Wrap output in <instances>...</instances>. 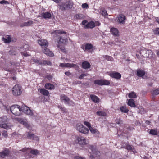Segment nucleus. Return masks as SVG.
Here are the masks:
<instances>
[{"label": "nucleus", "instance_id": "obj_1", "mask_svg": "<svg viewBox=\"0 0 159 159\" xmlns=\"http://www.w3.org/2000/svg\"><path fill=\"white\" fill-rule=\"evenodd\" d=\"M73 4V2L72 1L69 0L62 3L61 5H59V9L62 11L69 10L72 8Z\"/></svg>", "mask_w": 159, "mask_h": 159}, {"label": "nucleus", "instance_id": "obj_2", "mask_svg": "<svg viewBox=\"0 0 159 159\" xmlns=\"http://www.w3.org/2000/svg\"><path fill=\"white\" fill-rule=\"evenodd\" d=\"M60 100L61 102H64L65 104H68L69 106H73L74 103L70 100L69 98L65 94H61L60 96Z\"/></svg>", "mask_w": 159, "mask_h": 159}, {"label": "nucleus", "instance_id": "obj_3", "mask_svg": "<svg viewBox=\"0 0 159 159\" xmlns=\"http://www.w3.org/2000/svg\"><path fill=\"white\" fill-rule=\"evenodd\" d=\"M11 113L16 116L20 115V106L17 105H12L10 108Z\"/></svg>", "mask_w": 159, "mask_h": 159}, {"label": "nucleus", "instance_id": "obj_4", "mask_svg": "<svg viewBox=\"0 0 159 159\" xmlns=\"http://www.w3.org/2000/svg\"><path fill=\"white\" fill-rule=\"evenodd\" d=\"M76 127V129L82 133L88 134L89 132V129L80 123L77 124Z\"/></svg>", "mask_w": 159, "mask_h": 159}, {"label": "nucleus", "instance_id": "obj_5", "mask_svg": "<svg viewBox=\"0 0 159 159\" xmlns=\"http://www.w3.org/2000/svg\"><path fill=\"white\" fill-rule=\"evenodd\" d=\"M12 91L14 95L16 96L20 95L22 93V88L18 84H16L13 88Z\"/></svg>", "mask_w": 159, "mask_h": 159}, {"label": "nucleus", "instance_id": "obj_6", "mask_svg": "<svg viewBox=\"0 0 159 159\" xmlns=\"http://www.w3.org/2000/svg\"><path fill=\"white\" fill-rule=\"evenodd\" d=\"M75 142L80 145H85L88 144V141L85 138L82 136H77Z\"/></svg>", "mask_w": 159, "mask_h": 159}, {"label": "nucleus", "instance_id": "obj_7", "mask_svg": "<svg viewBox=\"0 0 159 159\" xmlns=\"http://www.w3.org/2000/svg\"><path fill=\"white\" fill-rule=\"evenodd\" d=\"M20 113L21 111L27 115L32 116L33 114L29 108L24 104H23L20 106Z\"/></svg>", "mask_w": 159, "mask_h": 159}, {"label": "nucleus", "instance_id": "obj_8", "mask_svg": "<svg viewBox=\"0 0 159 159\" xmlns=\"http://www.w3.org/2000/svg\"><path fill=\"white\" fill-rule=\"evenodd\" d=\"M7 117L6 116H4L2 117H0V127L5 129L7 128L8 126L7 125Z\"/></svg>", "mask_w": 159, "mask_h": 159}, {"label": "nucleus", "instance_id": "obj_9", "mask_svg": "<svg viewBox=\"0 0 159 159\" xmlns=\"http://www.w3.org/2000/svg\"><path fill=\"white\" fill-rule=\"evenodd\" d=\"M126 19V17L123 14H120L117 17V21L120 24H124Z\"/></svg>", "mask_w": 159, "mask_h": 159}, {"label": "nucleus", "instance_id": "obj_10", "mask_svg": "<svg viewBox=\"0 0 159 159\" xmlns=\"http://www.w3.org/2000/svg\"><path fill=\"white\" fill-rule=\"evenodd\" d=\"M94 84L100 85H109L110 82L109 81L105 80H97L94 82Z\"/></svg>", "mask_w": 159, "mask_h": 159}, {"label": "nucleus", "instance_id": "obj_11", "mask_svg": "<svg viewBox=\"0 0 159 159\" xmlns=\"http://www.w3.org/2000/svg\"><path fill=\"white\" fill-rule=\"evenodd\" d=\"M39 44L43 48H46L48 46V43L47 41L44 39H39L38 40Z\"/></svg>", "mask_w": 159, "mask_h": 159}, {"label": "nucleus", "instance_id": "obj_12", "mask_svg": "<svg viewBox=\"0 0 159 159\" xmlns=\"http://www.w3.org/2000/svg\"><path fill=\"white\" fill-rule=\"evenodd\" d=\"M109 75L111 77L116 79H120L121 76V75L119 73L113 72L110 73Z\"/></svg>", "mask_w": 159, "mask_h": 159}, {"label": "nucleus", "instance_id": "obj_13", "mask_svg": "<svg viewBox=\"0 0 159 159\" xmlns=\"http://www.w3.org/2000/svg\"><path fill=\"white\" fill-rule=\"evenodd\" d=\"M30 150V149L29 148H24L22 149V151L23 152H27L26 153H27L28 151H30V153L36 155L39 153L38 151L37 150L34 149H32Z\"/></svg>", "mask_w": 159, "mask_h": 159}, {"label": "nucleus", "instance_id": "obj_14", "mask_svg": "<svg viewBox=\"0 0 159 159\" xmlns=\"http://www.w3.org/2000/svg\"><path fill=\"white\" fill-rule=\"evenodd\" d=\"M10 153L9 150L5 148V150L0 152V157L2 158H4L5 157L8 156Z\"/></svg>", "mask_w": 159, "mask_h": 159}, {"label": "nucleus", "instance_id": "obj_15", "mask_svg": "<svg viewBox=\"0 0 159 159\" xmlns=\"http://www.w3.org/2000/svg\"><path fill=\"white\" fill-rule=\"evenodd\" d=\"M60 66L61 67H66L68 68L74 67L76 66V65L72 63H61L60 64Z\"/></svg>", "mask_w": 159, "mask_h": 159}, {"label": "nucleus", "instance_id": "obj_16", "mask_svg": "<svg viewBox=\"0 0 159 159\" xmlns=\"http://www.w3.org/2000/svg\"><path fill=\"white\" fill-rule=\"evenodd\" d=\"M58 50L61 52L66 54L67 53V50L65 49L64 46L58 44L57 46Z\"/></svg>", "mask_w": 159, "mask_h": 159}, {"label": "nucleus", "instance_id": "obj_17", "mask_svg": "<svg viewBox=\"0 0 159 159\" xmlns=\"http://www.w3.org/2000/svg\"><path fill=\"white\" fill-rule=\"evenodd\" d=\"M42 51L44 54L49 56L52 57L53 56L52 52L50 51L48 49L47 47L43 48Z\"/></svg>", "mask_w": 159, "mask_h": 159}, {"label": "nucleus", "instance_id": "obj_18", "mask_svg": "<svg viewBox=\"0 0 159 159\" xmlns=\"http://www.w3.org/2000/svg\"><path fill=\"white\" fill-rule=\"evenodd\" d=\"M33 24V21L31 20H29L27 22H24L21 23L20 24V26L21 27L29 26H31Z\"/></svg>", "mask_w": 159, "mask_h": 159}, {"label": "nucleus", "instance_id": "obj_19", "mask_svg": "<svg viewBox=\"0 0 159 159\" xmlns=\"http://www.w3.org/2000/svg\"><path fill=\"white\" fill-rule=\"evenodd\" d=\"M111 32L112 34L115 36H119V32L117 29L115 28H113L111 29Z\"/></svg>", "mask_w": 159, "mask_h": 159}, {"label": "nucleus", "instance_id": "obj_20", "mask_svg": "<svg viewBox=\"0 0 159 159\" xmlns=\"http://www.w3.org/2000/svg\"><path fill=\"white\" fill-rule=\"evenodd\" d=\"M82 66L84 69H88L90 67L91 65L89 62L84 61L82 63Z\"/></svg>", "mask_w": 159, "mask_h": 159}, {"label": "nucleus", "instance_id": "obj_21", "mask_svg": "<svg viewBox=\"0 0 159 159\" xmlns=\"http://www.w3.org/2000/svg\"><path fill=\"white\" fill-rule=\"evenodd\" d=\"M95 23L93 21L89 22L87 24L85 25V28H93L95 27Z\"/></svg>", "mask_w": 159, "mask_h": 159}, {"label": "nucleus", "instance_id": "obj_22", "mask_svg": "<svg viewBox=\"0 0 159 159\" xmlns=\"http://www.w3.org/2000/svg\"><path fill=\"white\" fill-rule=\"evenodd\" d=\"M145 74V72L141 69H139L137 71V75L138 76L142 77Z\"/></svg>", "mask_w": 159, "mask_h": 159}, {"label": "nucleus", "instance_id": "obj_23", "mask_svg": "<svg viewBox=\"0 0 159 159\" xmlns=\"http://www.w3.org/2000/svg\"><path fill=\"white\" fill-rule=\"evenodd\" d=\"M127 104L129 106L132 107H136V105L135 104V101L133 99H131L128 100Z\"/></svg>", "mask_w": 159, "mask_h": 159}, {"label": "nucleus", "instance_id": "obj_24", "mask_svg": "<svg viewBox=\"0 0 159 159\" xmlns=\"http://www.w3.org/2000/svg\"><path fill=\"white\" fill-rule=\"evenodd\" d=\"M27 137L33 140L35 139L38 140L39 139L38 138L33 134H31L30 132H28Z\"/></svg>", "mask_w": 159, "mask_h": 159}, {"label": "nucleus", "instance_id": "obj_25", "mask_svg": "<svg viewBox=\"0 0 159 159\" xmlns=\"http://www.w3.org/2000/svg\"><path fill=\"white\" fill-rule=\"evenodd\" d=\"M41 16L44 18H49L51 16V14L48 12L43 13L41 14Z\"/></svg>", "mask_w": 159, "mask_h": 159}, {"label": "nucleus", "instance_id": "obj_26", "mask_svg": "<svg viewBox=\"0 0 159 159\" xmlns=\"http://www.w3.org/2000/svg\"><path fill=\"white\" fill-rule=\"evenodd\" d=\"M85 16L82 14L79 13L74 16V18L79 20L83 19L85 18Z\"/></svg>", "mask_w": 159, "mask_h": 159}, {"label": "nucleus", "instance_id": "obj_27", "mask_svg": "<svg viewBox=\"0 0 159 159\" xmlns=\"http://www.w3.org/2000/svg\"><path fill=\"white\" fill-rule=\"evenodd\" d=\"M68 41V39H62L61 37L58 38V44L60 43L66 44Z\"/></svg>", "mask_w": 159, "mask_h": 159}, {"label": "nucleus", "instance_id": "obj_28", "mask_svg": "<svg viewBox=\"0 0 159 159\" xmlns=\"http://www.w3.org/2000/svg\"><path fill=\"white\" fill-rule=\"evenodd\" d=\"M90 98L92 101L94 102L97 103L99 102V98L96 96L90 95Z\"/></svg>", "mask_w": 159, "mask_h": 159}, {"label": "nucleus", "instance_id": "obj_29", "mask_svg": "<svg viewBox=\"0 0 159 159\" xmlns=\"http://www.w3.org/2000/svg\"><path fill=\"white\" fill-rule=\"evenodd\" d=\"M93 46L91 43H86L85 45V48H84V50H88L92 49Z\"/></svg>", "mask_w": 159, "mask_h": 159}, {"label": "nucleus", "instance_id": "obj_30", "mask_svg": "<svg viewBox=\"0 0 159 159\" xmlns=\"http://www.w3.org/2000/svg\"><path fill=\"white\" fill-rule=\"evenodd\" d=\"M7 37L4 38L3 37L2 39L3 41L5 43H9L11 41V38L9 35H7Z\"/></svg>", "mask_w": 159, "mask_h": 159}, {"label": "nucleus", "instance_id": "obj_31", "mask_svg": "<svg viewBox=\"0 0 159 159\" xmlns=\"http://www.w3.org/2000/svg\"><path fill=\"white\" fill-rule=\"evenodd\" d=\"M45 87L46 89L49 90H52L54 89V86L50 83H47L45 84Z\"/></svg>", "mask_w": 159, "mask_h": 159}, {"label": "nucleus", "instance_id": "obj_32", "mask_svg": "<svg viewBox=\"0 0 159 159\" xmlns=\"http://www.w3.org/2000/svg\"><path fill=\"white\" fill-rule=\"evenodd\" d=\"M89 129L91 133L93 134L95 133L97 134H99V132L97 129L94 128L91 126L90 127Z\"/></svg>", "mask_w": 159, "mask_h": 159}, {"label": "nucleus", "instance_id": "obj_33", "mask_svg": "<svg viewBox=\"0 0 159 159\" xmlns=\"http://www.w3.org/2000/svg\"><path fill=\"white\" fill-rule=\"evenodd\" d=\"M40 92L42 94L46 96H48L49 93V92L48 91L44 89H40Z\"/></svg>", "mask_w": 159, "mask_h": 159}, {"label": "nucleus", "instance_id": "obj_34", "mask_svg": "<svg viewBox=\"0 0 159 159\" xmlns=\"http://www.w3.org/2000/svg\"><path fill=\"white\" fill-rule=\"evenodd\" d=\"M120 111L122 112L125 113H127L129 111V110L126 107V106H122L120 107Z\"/></svg>", "mask_w": 159, "mask_h": 159}, {"label": "nucleus", "instance_id": "obj_35", "mask_svg": "<svg viewBox=\"0 0 159 159\" xmlns=\"http://www.w3.org/2000/svg\"><path fill=\"white\" fill-rule=\"evenodd\" d=\"M21 124L23 125L28 129H30L31 128L30 125L28 124V122L26 121H24L23 120V121L22 122Z\"/></svg>", "mask_w": 159, "mask_h": 159}, {"label": "nucleus", "instance_id": "obj_36", "mask_svg": "<svg viewBox=\"0 0 159 159\" xmlns=\"http://www.w3.org/2000/svg\"><path fill=\"white\" fill-rule=\"evenodd\" d=\"M128 97L130 98H135L137 97L136 93L134 92H132L130 93H129Z\"/></svg>", "mask_w": 159, "mask_h": 159}, {"label": "nucleus", "instance_id": "obj_37", "mask_svg": "<svg viewBox=\"0 0 159 159\" xmlns=\"http://www.w3.org/2000/svg\"><path fill=\"white\" fill-rule=\"evenodd\" d=\"M31 61L32 62L37 64L38 65H42L41 61H40L39 60L37 59H31Z\"/></svg>", "mask_w": 159, "mask_h": 159}, {"label": "nucleus", "instance_id": "obj_38", "mask_svg": "<svg viewBox=\"0 0 159 159\" xmlns=\"http://www.w3.org/2000/svg\"><path fill=\"white\" fill-rule=\"evenodd\" d=\"M97 115L100 116H106V113L102 111H98L96 112Z\"/></svg>", "mask_w": 159, "mask_h": 159}, {"label": "nucleus", "instance_id": "obj_39", "mask_svg": "<svg viewBox=\"0 0 159 159\" xmlns=\"http://www.w3.org/2000/svg\"><path fill=\"white\" fill-rule=\"evenodd\" d=\"M58 107L60 109L63 113H66L67 112V110L64 107H63L61 105H59Z\"/></svg>", "mask_w": 159, "mask_h": 159}, {"label": "nucleus", "instance_id": "obj_40", "mask_svg": "<svg viewBox=\"0 0 159 159\" xmlns=\"http://www.w3.org/2000/svg\"><path fill=\"white\" fill-rule=\"evenodd\" d=\"M42 65H51V63L50 61L47 60H43L41 61Z\"/></svg>", "mask_w": 159, "mask_h": 159}, {"label": "nucleus", "instance_id": "obj_41", "mask_svg": "<svg viewBox=\"0 0 159 159\" xmlns=\"http://www.w3.org/2000/svg\"><path fill=\"white\" fill-rule=\"evenodd\" d=\"M149 133L152 135H157V130L155 129H151Z\"/></svg>", "mask_w": 159, "mask_h": 159}, {"label": "nucleus", "instance_id": "obj_42", "mask_svg": "<svg viewBox=\"0 0 159 159\" xmlns=\"http://www.w3.org/2000/svg\"><path fill=\"white\" fill-rule=\"evenodd\" d=\"M115 122L116 124L119 125L120 126L123 124L122 121L120 118L116 119L115 120Z\"/></svg>", "mask_w": 159, "mask_h": 159}, {"label": "nucleus", "instance_id": "obj_43", "mask_svg": "<svg viewBox=\"0 0 159 159\" xmlns=\"http://www.w3.org/2000/svg\"><path fill=\"white\" fill-rule=\"evenodd\" d=\"M124 147L125 149H126L128 150H132L134 148L132 146L129 144L126 145Z\"/></svg>", "mask_w": 159, "mask_h": 159}, {"label": "nucleus", "instance_id": "obj_44", "mask_svg": "<svg viewBox=\"0 0 159 159\" xmlns=\"http://www.w3.org/2000/svg\"><path fill=\"white\" fill-rule=\"evenodd\" d=\"M9 53L11 55H16L17 52L16 51L13 49L10 50L9 52Z\"/></svg>", "mask_w": 159, "mask_h": 159}, {"label": "nucleus", "instance_id": "obj_45", "mask_svg": "<svg viewBox=\"0 0 159 159\" xmlns=\"http://www.w3.org/2000/svg\"><path fill=\"white\" fill-rule=\"evenodd\" d=\"M89 148L92 150L93 153H94L95 151V148L92 145H89Z\"/></svg>", "mask_w": 159, "mask_h": 159}, {"label": "nucleus", "instance_id": "obj_46", "mask_svg": "<svg viewBox=\"0 0 159 159\" xmlns=\"http://www.w3.org/2000/svg\"><path fill=\"white\" fill-rule=\"evenodd\" d=\"M102 14L105 17L108 16V14L107 11L105 10H103L102 11Z\"/></svg>", "mask_w": 159, "mask_h": 159}, {"label": "nucleus", "instance_id": "obj_47", "mask_svg": "<svg viewBox=\"0 0 159 159\" xmlns=\"http://www.w3.org/2000/svg\"><path fill=\"white\" fill-rule=\"evenodd\" d=\"M139 109V110L138 111V112L139 113H140L141 114H143L144 112V109L142 107H140L139 108H138Z\"/></svg>", "mask_w": 159, "mask_h": 159}, {"label": "nucleus", "instance_id": "obj_48", "mask_svg": "<svg viewBox=\"0 0 159 159\" xmlns=\"http://www.w3.org/2000/svg\"><path fill=\"white\" fill-rule=\"evenodd\" d=\"M152 93L156 95L159 94V89H157L154 90L152 92Z\"/></svg>", "mask_w": 159, "mask_h": 159}, {"label": "nucleus", "instance_id": "obj_49", "mask_svg": "<svg viewBox=\"0 0 159 159\" xmlns=\"http://www.w3.org/2000/svg\"><path fill=\"white\" fill-rule=\"evenodd\" d=\"M106 57V59L107 60L112 61L113 60V58L110 56H105Z\"/></svg>", "mask_w": 159, "mask_h": 159}, {"label": "nucleus", "instance_id": "obj_50", "mask_svg": "<svg viewBox=\"0 0 159 159\" xmlns=\"http://www.w3.org/2000/svg\"><path fill=\"white\" fill-rule=\"evenodd\" d=\"M54 32L56 33H58V34H66V32L64 31H60V30H55V31Z\"/></svg>", "mask_w": 159, "mask_h": 159}, {"label": "nucleus", "instance_id": "obj_51", "mask_svg": "<svg viewBox=\"0 0 159 159\" xmlns=\"http://www.w3.org/2000/svg\"><path fill=\"white\" fill-rule=\"evenodd\" d=\"M0 3L1 4H9V3L7 1H6L4 0H3L1 1L0 2Z\"/></svg>", "mask_w": 159, "mask_h": 159}, {"label": "nucleus", "instance_id": "obj_52", "mask_svg": "<svg viewBox=\"0 0 159 159\" xmlns=\"http://www.w3.org/2000/svg\"><path fill=\"white\" fill-rule=\"evenodd\" d=\"M89 6L86 3H84L82 5V7L83 8H88Z\"/></svg>", "mask_w": 159, "mask_h": 159}, {"label": "nucleus", "instance_id": "obj_53", "mask_svg": "<svg viewBox=\"0 0 159 159\" xmlns=\"http://www.w3.org/2000/svg\"><path fill=\"white\" fill-rule=\"evenodd\" d=\"M84 124L86 125V126H87L88 128H90V127H91V125H90V123L88 122H87V121H84Z\"/></svg>", "mask_w": 159, "mask_h": 159}, {"label": "nucleus", "instance_id": "obj_54", "mask_svg": "<svg viewBox=\"0 0 159 159\" xmlns=\"http://www.w3.org/2000/svg\"><path fill=\"white\" fill-rule=\"evenodd\" d=\"M154 32L155 34H157L159 35V28H157L155 29L154 31Z\"/></svg>", "mask_w": 159, "mask_h": 159}, {"label": "nucleus", "instance_id": "obj_55", "mask_svg": "<svg viewBox=\"0 0 159 159\" xmlns=\"http://www.w3.org/2000/svg\"><path fill=\"white\" fill-rule=\"evenodd\" d=\"M87 76V75L86 74H82L79 76V78L80 79H82L84 78V76Z\"/></svg>", "mask_w": 159, "mask_h": 159}, {"label": "nucleus", "instance_id": "obj_56", "mask_svg": "<svg viewBox=\"0 0 159 159\" xmlns=\"http://www.w3.org/2000/svg\"><path fill=\"white\" fill-rule=\"evenodd\" d=\"M16 119L17 121L20 123L21 124V123L22 122L23 120V119L20 118H16Z\"/></svg>", "mask_w": 159, "mask_h": 159}, {"label": "nucleus", "instance_id": "obj_57", "mask_svg": "<svg viewBox=\"0 0 159 159\" xmlns=\"http://www.w3.org/2000/svg\"><path fill=\"white\" fill-rule=\"evenodd\" d=\"M46 78L50 80L52 79V76L50 75H48L47 76Z\"/></svg>", "mask_w": 159, "mask_h": 159}, {"label": "nucleus", "instance_id": "obj_58", "mask_svg": "<svg viewBox=\"0 0 159 159\" xmlns=\"http://www.w3.org/2000/svg\"><path fill=\"white\" fill-rule=\"evenodd\" d=\"M87 22L88 21L86 20H84L82 21V24L83 25H85V24L87 23Z\"/></svg>", "mask_w": 159, "mask_h": 159}, {"label": "nucleus", "instance_id": "obj_59", "mask_svg": "<svg viewBox=\"0 0 159 159\" xmlns=\"http://www.w3.org/2000/svg\"><path fill=\"white\" fill-rule=\"evenodd\" d=\"M2 135L4 137H6L7 135V132L5 131H4L2 133Z\"/></svg>", "mask_w": 159, "mask_h": 159}, {"label": "nucleus", "instance_id": "obj_60", "mask_svg": "<svg viewBox=\"0 0 159 159\" xmlns=\"http://www.w3.org/2000/svg\"><path fill=\"white\" fill-rule=\"evenodd\" d=\"M65 74L67 76H69L70 75H71V74L69 72H66L65 73Z\"/></svg>", "mask_w": 159, "mask_h": 159}, {"label": "nucleus", "instance_id": "obj_61", "mask_svg": "<svg viewBox=\"0 0 159 159\" xmlns=\"http://www.w3.org/2000/svg\"><path fill=\"white\" fill-rule=\"evenodd\" d=\"M16 41V38H12V39H11V41L12 42H15Z\"/></svg>", "mask_w": 159, "mask_h": 159}, {"label": "nucleus", "instance_id": "obj_62", "mask_svg": "<svg viewBox=\"0 0 159 159\" xmlns=\"http://www.w3.org/2000/svg\"><path fill=\"white\" fill-rule=\"evenodd\" d=\"M21 53L22 55H23L25 56L26 57L28 56L27 54L26 53H24V52H21Z\"/></svg>", "mask_w": 159, "mask_h": 159}, {"label": "nucleus", "instance_id": "obj_63", "mask_svg": "<svg viewBox=\"0 0 159 159\" xmlns=\"http://www.w3.org/2000/svg\"><path fill=\"white\" fill-rule=\"evenodd\" d=\"M62 0H52L53 1L55 2L56 3H59Z\"/></svg>", "mask_w": 159, "mask_h": 159}, {"label": "nucleus", "instance_id": "obj_64", "mask_svg": "<svg viewBox=\"0 0 159 159\" xmlns=\"http://www.w3.org/2000/svg\"><path fill=\"white\" fill-rule=\"evenodd\" d=\"M76 84H81L82 82L80 81H76L75 82Z\"/></svg>", "mask_w": 159, "mask_h": 159}]
</instances>
